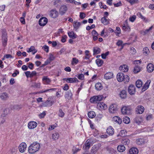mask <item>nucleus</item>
<instances>
[{
  "mask_svg": "<svg viewBox=\"0 0 154 154\" xmlns=\"http://www.w3.org/2000/svg\"><path fill=\"white\" fill-rule=\"evenodd\" d=\"M40 145L39 143L37 142H34L29 146L28 151L31 154H33L38 151L40 149Z\"/></svg>",
  "mask_w": 154,
  "mask_h": 154,
  "instance_id": "nucleus-1",
  "label": "nucleus"
},
{
  "mask_svg": "<svg viewBox=\"0 0 154 154\" xmlns=\"http://www.w3.org/2000/svg\"><path fill=\"white\" fill-rule=\"evenodd\" d=\"M117 78L119 82L123 81L125 83L128 82L129 81V77L127 75H124L122 73H119L117 75Z\"/></svg>",
  "mask_w": 154,
  "mask_h": 154,
  "instance_id": "nucleus-2",
  "label": "nucleus"
},
{
  "mask_svg": "<svg viewBox=\"0 0 154 154\" xmlns=\"http://www.w3.org/2000/svg\"><path fill=\"white\" fill-rule=\"evenodd\" d=\"M103 98V97L102 95L94 96L90 98V101L92 103H97V101L101 100Z\"/></svg>",
  "mask_w": 154,
  "mask_h": 154,
  "instance_id": "nucleus-3",
  "label": "nucleus"
},
{
  "mask_svg": "<svg viewBox=\"0 0 154 154\" xmlns=\"http://www.w3.org/2000/svg\"><path fill=\"white\" fill-rule=\"evenodd\" d=\"M121 111L124 115H128L130 114L131 109L128 107L124 106L121 109Z\"/></svg>",
  "mask_w": 154,
  "mask_h": 154,
  "instance_id": "nucleus-4",
  "label": "nucleus"
},
{
  "mask_svg": "<svg viewBox=\"0 0 154 154\" xmlns=\"http://www.w3.org/2000/svg\"><path fill=\"white\" fill-rule=\"evenodd\" d=\"M109 109L110 113H115L118 110L117 106L115 104H113L109 106Z\"/></svg>",
  "mask_w": 154,
  "mask_h": 154,
  "instance_id": "nucleus-5",
  "label": "nucleus"
},
{
  "mask_svg": "<svg viewBox=\"0 0 154 154\" xmlns=\"http://www.w3.org/2000/svg\"><path fill=\"white\" fill-rule=\"evenodd\" d=\"M101 146L100 143H98L94 145L92 148L91 152L95 154L99 150Z\"/></svg>",
  "mask_w": 154,
  "mask_h": 154,
  "instance_id": "nucleus-6",
  "label": "nucleus"
},
{
  "mask_svg": "<svg viewBox=\"0 0 154 154\" xmlns=\"http://www.w3.org/2000/svg\"><path fill=\"white\" fill-rule=\"evenodd\" d=\"M48 22V19L45 17H42L39 21V24L40 26H44Z\"/></svg>",
  "mask_w": 154,
  "mask_h": 154,
  "instance_id": "nucleus-7",
  "label": "nucleus"
},
{
  "mask_svg": "<svg viewBox=\"0 0 154 154\" xmlns=\"http://www.w3.org/2000/svg\"><path fill=\"white\" fill-rule=\"evenodd\" d=\"M97 107L100 110H105L107 108V106L103 103L100 102L97 103Z\"/></svg>",
  "mask_w": 154,
  "mask_h": 154,
  "instance_id": "nucleus-8",
  "label": "nucleus"
},
{
  "mask_svg": "<svg viewBox=\"0 0 154 154\" xmlns=\"http://www.w3.org/2000/svg\"><path fill=\"white\" fill-rule=\"evenodd\" d=\"M63 80H66L67 82L72 83L73 82H78V80L76 78H68L67 79L66 78H63Z\"/></svg>",
  "mask_w": 154,
  "mask_h": 154,
  "instance_id": "nucleus-9",
  "label": "nucleus"
},
{
  "mask_svg": "<svg viewBox=\"0 0 154 154\" xmlns=\"http://www.w3.org/2000/svg\"><path fill=\"white\" fill-rule=\"evenodd\" d=\"M144 108L143 106H138L136 109V112L137 114H141L144 112Z\"/></svg>",
  "mask_w": 154,
  "mask_h": 154,
  "instance_id": "nucleus-10",
  "label": "nucleus"
},
{
  "mask_svg": "<svg viewBox=\"0 0 154 154\" xmlns=\"http://www.w3.org/2000/svg\"><path fill=\"white\" fill-rule=\"evenodd\" d=\"M128 91L129 93L131 95L134 94L135 91L134 86L133 85H131L128 88Z\"/></svg>",
  "mask_w": 154,
  "mask_h": 154,
  "instance_id": "nucleus-11",
  "label": "nucleus"
},
{
  "mask_svg": "<svg viewBox=\"0 0 154 154\" xmlns=\"http://www.w3.org/2000/svg\"><path fill=\"white\" fill-rule=\"evenodd\" d=\"M37 126V123L34 121L29 122L28 124V127L30 129L35 128Z\"/></svg>",
  "mask_w": 154,
  "mask_h": 154,
  "instance_id": "nucleus-12",
  "label": "nucleus"
},
{
  "mask_svg": "<svg viewBox=\"0 0 154 154\" xmlns=\"http://www.w3.org/2000/svg\"><path fill=\"white\" fill-rule=\"evenodd\" d=\"M67 10V8L66 5L62 6L60 9V12L62 15L64 14Z\"/></svg>",
  "mask_w": 154,
  "mask_h": 154,
  "instance_id": "nucleus-13",
  "label": "nucleus"
},
{
  "mask_svg": "<svg viewBox=\"0 0 154 154\" xmlns=\"http://www.w3.org/2000/svg\"><path fill=\"white\" fill-rule=\"evenodd\" d=\"M58 15V13L54 9L50 12V16L53 18H56Z\"/></svg>",
  "mask_w": 154,
  "mask_h": 154,
  "instance_id": "nucleus-14",
  "label": "nucleus"
},
{
  "mask_svg": "<svg viewBox=\"0 0 154 154\" xmlns=\"http://www.w3.org/2000/svg\"><path fill=\"white\" fill-rule=\"evenodd\" d=\"M20 152H23L26 149V145L25 143H22L20 144Z\"/></svg>",
  "mask_w": 154,
  "mask_h": 154,
  "instance_id": "nucleus-15",
  "label": "nucleus"
},
{
  "mask_svg": "<svg viewBox=\"0 0 154 154\" xmlns=\"http://www.w3.org/2000/svg\"><path fill=\"white\" fill-rule=\"evenodd\" d=\"M119 69L122 72H127L128 70V66L126 65H124L122 66H121L119 67Z\"/></svg>",
  "mask_w": 154,
  "mask_h": 154,
  "instance_id": "nucleus-16",
  "label": "nucleus"
},
{
  "mask_svg": "<svg viewBox=\"0 0 154 154\" xmlns=\"http://www.w3.org/2000/svg\"><path fill=\"white\" fill-rule=\"evenodd\" d=\"M91 142H90L89 140H87L86 141L85 145L83 146V149L86 150L88 149L91 146Z\"/></svg>",
  "mask_w": 154,
  "mask_h": 154,
  "instance_id": "nucleus-17",
  "label": "nucleus"
},
{
  "mask_svg": "<svg viewBox=\"0 0 154 154\" xmlns=\"http://www.w3.org/2000/svg\"><path fill=\"white\" fill-rule=\"evenodd\" d=\"M113 77V73L111 72H107L104 75V77L106 79H109L112 78Z\"/></svg>",
  "mask_w": 154,
  "mask_h": 154,
  "instance_id": "nucleus-18",
  "label": "nucleus"
},
{
  "mask_svg": "<svg viewBox=\"0 0 154 154\" xmlns=\"http://www.w3.org/2000/svg\"><path fill=\"white\" fill-rule=\"evenodd\" d=\"M147 71L149 72H152L154 69V67L152 63L149 64L147 66Z\"/></svg>",
  "mask_w": 154,
  "mask_h": 154,
  "instance_id": "nucleus-19",
  "label": "nucleus"
},
{
  "mask_svg": "<svg viewBox=\"0 0 154 154\" xmlns=\"http://www.w3.org/2000/svg\"><path fill=\"white\" fill-rule=\"evenodd\" d=\"M150 82L151 81L150 80H148L146 81L142 88V91H144L148 88Z\"/></svg>",
  "mask_w": 154,
  "mask_h": 154,
  "instance_id": "nucleus-20",
  "label": "nucleus"
},
{
  "mask_svg": "<svg viewBox=\"0 0 154 154\" xmlns=\"http://www.w3.org/2000/svg\"><path fill=\"white\" fill-rule=\"evenodd\" d=\"M129 152L130 154H137L138 150L137 148L133 147L130 149Z\"/></svg>",
  "mask_w": 154,
  "mask_h": 154,
  "instance_id": "nucleus-21",
  "label": "nucleus"
},
{
  "mask_svg": "<svg viewBox=\"0 0 154 154\" xmlns=\"http://www.w3.org/2000/svg\"><path fill=\"white\" fill-rule=\"evenodd\" d=\"M106 132L108 134L111 135H112L114 132V129L111 126L107 128Z\"/></svg>",
  "mask_w": 154,
  "mask_h": 154,
  "instance_id": "nucleus-22",
  "label": "nucleus"
},
{
  "mask_svg": "<svg viewBox=\"0 0 154 154\" xmlns=\"http://www.w3.org/2000/svg\"><path fill=\"white\" fill-rule=\"evenodd\" d=\"M0 97L2 100H5L8 97V96L7 93H4L0 95Z\"/></svg>",
  "mask_w": 154,
  "mask_h": 154,
  "instance_id": "nucleus-23",
  "label": "nucleus"
},
{
  "mask_svg": "<svg viewBox=\"0 0 154 154\" xmlns=\"http://www.w3.org/2000/svg\"><path fill=\"white\" fill-rule=\"evenodd\" d=\"M72 96V94L71 91H68L66 94L65 98L68 100H69L71 98Z\"/></svg>",
  "mask_w": 154,
  "mask_h": 154,
  "instance_id": "nucleus-24",
  "label": "nucleus"
},
{
  "mask_svg": "<svg viewBox=\"0 0 154 154\" xmlns=\"http://www.w3.org/2000/svg\"><path fill=\"white\" fill-rule=\"evenodd\" d=\"M113 120L115 122H117L119 124H121L122 122L121 119L117 116L113 117Z\"/></svg>",
  "mask_w": 154,
  "mask_h": 154,
  "instance_id": "nucleus-25",
  "label": "nucleus"
},
{
  "mask_svg": "<svg viewBox=\"0 0 154 154\" xmlns=\"http://www.w3.org/2000/svg\"><path fill=\"white\" fill-rule=\"evenodd\" d=\"M119 94L120 97L122 99L125 98L127 96L126 92L125 90H122L120 92Z\"/></svg>",
  "mask_w": 154,
  "mask_h": 154,
  "instance_id": "nucleus-26",
  "label": "nucleus"
},
{
  "mask_svg": "<svg viewBox=\"0 0 154 154\" xmlns=\"http://www.w3.org/2000/svg\"><path fill=\"white\" fill-rule=\"evenodd\" d=\"M117 149L119 152H122L125 151V148L124 145H121L118 146L117 147Z\"/></svg>",
  "mask_w": 154,
  "mask_h": 154,
  "instance_id": "nucleus-27",
  "label": "nucleus"
},
{
  "mask_svg": "<svg viewBox=\"0 0 154 154\" xmlns=\"http://www.w3.org/2000/svg\"><path fill=\"white\" fill-rule=\"evenodd\" d=\"M122 143L124 145H128L130 143V140L128 139L125 138L122 140Z\"/></svg>",
  "mask_w": 154,
  "mask_h": 154,
  "instance_id": "nucleus-28",
  "label": "nucleus"
},
{
  "mask_svg": "<svg viewBox=\"0 0 154 154\" xmlns=\"http://www.w3.org/2000/svg\"><path fill=\"white\" fill-rule=\"evenodd\" d=\"M53 103L50 100H48L43 104V106H52Z\"/></svg>",
  "mask_w": 154,
  "mask_h": 154,
  "instance_id": "nucleus-29",
  "label": "nucleus"
},
{
  "mask_svg": "<svg viewBox=\"0 0 154 154\" xmlns=\"http://www.w3.org/2000/svg\"><path fill=\"white\" fill-rule=\"evenodd\" d=\"M59 137V134L57 132H55L53 133L52 135V139L54 140H57Z\"/></svg>",
  "mask_w": 154,
  "mask_h": 154,
  "instance_id": "nucleus-30",
  "label": "nucleus"
},
{
  "mask_svg": "<svg viewBox=\"0 0 154 154\" xmlns=\"http://www.w3.org/2000/svg\"><path fill=\"white\" fill-rule=\"evenodd\" d=\"M88 116L90 118H94L96 115L94 111H91L88 112Z\"/></svg>",
  "mask_w": 154,
  "mask_h": 154,
  "instance_id": "nucleus-31",
  "label": "nucleus"
},
{
  "mask_svg": "<svg viewBox=\"0 0 154 154\" xmlns=\"http://www.w3.org/2000/svg\"><path fill=\"white\" fill-rule=\"evenodd\" d=\"M96 89L97 90H101L102 88V86L100 83H97L95 85Z\"/></svg>",
  "mask_w": 154,
  "mask_h": 154,
  "instance_id": "nucleus-32",
  "label": "nucleus"
},
{
  "mask_svg": "<svg viewBox=\"0 0 154 154\" xmlns=\"http://www.w3.org/2000/svg\"><path fill=\"white\" fill-rule=\"evenodd\" d=\"M142 121V119L140 117H137L134 119L135 122L139 125L140 124Z\"/></svg>",
  "mask_w": 154,
  "mask_h": 154,
  "instance_id": "nucleus-33",
  "label": "nucleus"
},
{
  "mask_svg": "<svg viewBox=\"0 0 154 154\" xmlns=\"http://www.w3.org/2000/svg\"><path fill=\"white\" fill-rule=\"evenodd\" d=\"M68 35L69 37L74 39L76 37V35H75L73 32H68Z\"/></svg>",
  "mask_w": 154,
  "mask_h": 154,
  "instance_id": "nucleus-34",
  "label": "nucleus"
},
{
  "mask_svg": "<svg viewBox=\"0 0 154 154\" xmlns=\"http://www.w3.org/2000/svg\"><path fill=\"white\" fill-rule=\"evenodd\" d=\"M94 54H98L100 52V49L98 47H94L93 48Z\"/></svg>",
  "mask_w": 154,
  "mask_h": 154,
  "instance_id": "nucleus-35",
  "label": "nucleus"
},
{
  "mask_svg": "<svg viewBox=\"0 0 154 154\" xmlns=\"http://www.w3.org/2000/svg\"><path fill=\"white\" fill-rule=\"evenodd\" d=\"M97 65L99 66H101L103 63V61L100 59H97L96 60Z\"/></svg>",
  "mask_w": 154,
  "mask_h": 154,
  "instance_id": "nucleus-36",
  "label": "nucleus"
},
{
  "mask_svg": "<svg viewBox=\"0 0 154 154\" xmlns=\"http://www.w3.org/2000/svg\"><path fill=\"white\" fill-rule=\"evenodd\" d=\"M136 85L137 88H140L142 85V82L140 80H137L136 82Z\"/></svg>",
  "mask_w": 154,
  "mask_h": 154,
  "instance_id": "nucleus-37",
  "label": "nucleus"
},
{
  "mask_svg": "<svg viewBox=\"0 0 154 154\" xmlns=\"http://www.w3.org/2000/svg\"><path fill=\"white\" fill-rule=\"evenodd\" d=\"M130 118L127 116L124 117L123 119V122L125 124H129L130 123Z\"/></svg>",
  "mask_w": 154,
  "mask_h": 154,
  "instance_id": "nucleus-38",
  "label": "nucleus"
},
{
  "mask_svg": "<svg viewBox=\"0 0 154 154\" xmlns=\"http://www.w3.org/2000/svg\"><path fill=\"white\" fill-rule=\"evenodd\" d=\"M101 21L102 23L104 24H108L109 21L105 17L102 18L101 19Z\"/></svg>",
  "mask_w": 154,
  "mask_h": 154,
  "instance_id": "nucleus-39",
  "label": "nucleus"
},
{
  "mask_svg": "<svg viewBox=\"0 0 154 154\" xmlns=\"http://www.w3.org/2000/svg\"><path fill=\"white\" fill-rule=\"evenodd\" d=\"M153 26H152L151 27H150L149 29H146L145 31H143L141 33L143 35H145L146 34H147L149 31L151 30Z\"/></svg>",
  "mask_w": 154,
  "mask_h": 154,
  "instance_id": "nucleus-40",
  "label": "nucleus"
},
{
  "mask_svg": "<svg viewBox=\"0 0 154 154\" xmlns=\"http://www.w3.org/2000/svg\"><path fill=\"white\" fill-rule=\"evenodd\" d=\"M108 151L112 154H116L117 152L116 151L115 149L111 148L108 149Z\"/></svg>",
  "mask_w": 154,
  "mask_h": 154,
  "instance_id": "nucleus-41",
  "label": "nucleus"
},
{
  "mask_svg": "<svg viewBox=\"0 0 154 154\" xmlns=\"http://www.w3.org/2000/svg\"><path fill=\"white\" fill-rule=\"evenodd\" d=\"M140 67L138 66H136L134 69V73H137L140 71Z\"/></svg>",
  "mask_w": 154,
  "mask_h": 154,
  "instance_id": "nucleus-42",
  "label": "nucleus"
},
{
  "mask_svg": "<svg viewBox=\"0 0 154 154\" xmlns=\"http://www.w3.org/2000/svg\"><path fill=\"white\" fill-rule=\"evenodd\" d=\"M59 112L58 115L61 117H63L64 115V113L61 109H59Z\"/></svg>",
  "mask_w": 154,
  "mask_h": 154,
  "instance_id": "nucleus-43",
  "label": "nucleus"
},
{
  "mask_svg": "<svg viewBox=\"0 0 154 154\" xmlns=\"http://www.w3.org/2000/svg\"><path fill=\"white\" fill-rule=\"evenodd\" d=\"M136 142L137 144L140 145L143 142V140L141 138H139L136 140Z\"/></svg>",
  "mask_w": 154,
  "mask_h": 154,
  "instance_id": "nucleus-44",
  "label": "nucleus"
},
{
  "mask_svg": "<svg viewBox=\"0 0 154 154\" xmlns=\"http://www.w3.org/2000/svg\"><path fill=\"white\" fill-rule=\"evenodd\" d=\"M81 25V23L80 22H75L74 25L73 26L74 28H76V29H78L79 26Z\"/></svg>",
  "mask_w": 154,
  "mask_h": 154,
  "instance_id": "nucleus-45",
  "label": "nucleus"
},
{
  "mask_svg": "<svg viewBox=\"0 0 154 154\" xmlns=\"http://www.w3.org/2000/svg\"><path fill=\"white\" fill-rule=\"evenodd\" d=\"M43 81H45L47 84H48L51 82L50 80L47 77L44 76L42 79Z\"/></svg>",
  "mask_w": 154,
  "mask_h": 154,
  "instance_id": "nucleus-46",
  "label": "nucleus"
},
{
  "mask_svg": "<svg viewBox=\"0 0 154 154\" xmlns=\"http://www.w3.org/2000/svg\"><path fill=\"white\" fill-rule=\"evenodd\" d=\"M5 38L4 39H3L2 41V44L3 45L5 46L6 45L7 42V38L6 37V35H5Z\"/></svg>",
  "mask_w": 154,
  "mask_h": 154,
  "instance_id": "nucleus-47",
  "label": "nucleus"
},
{
  "mask_svg": "<svg viewBox=\"0 0 154 154\" xmlns=\"http://www.w3.org/2000/svg\"><path fill=\"white\" fill-rule=\"evenodd\" d=\"M79 150L80 149L78 148H76L75 146H74L72 149V151L73 152V153L74 154Z\"/></svg>",
  "mask_w": 154,
  "mask_h": 154,
  "instance_id": "nucleus-48",
  "label": "nucleus"
},
{
  "mask_svg": "<svg viewBox=\"0 0 154 154\" xmlns=\"http://www.w3.org/2000/svg\"><path fill=\"white\" fill-rule=\"evenodd\" d=\"M40 85V83H35L34 85H32V87L36 88H39Z\"/></svg>",
  "mask_w": 154,
  "mask_h": 154,
  "instance_id": "nucleus-49",
  "label": "nucleus"
},
{
  "mask_svg": "<svg viewBox=\"0 0 154 154\" xmlns=\"http://www.w3.org/2000/svg\"><path fill=\"white\" fill-rule=\"evenodd\" d=\"M80 18L81 19H83L86 17L85 14L83 12L80 13V14L79 15Z\"/></svg>",
  "mask_w": 154,
  "mask_h": 154,
  "instance_id": "nucleus-50",
  "label": "nucleus"
},
{
  "mask_svg": "<svg viewBox=\"0 0 154 154\" xmlns=\"http://www.w3.org/2000/svg\"><path fill=\"white\" fill-rule=\"evenodd\" d=\"M136 50L134 48H131L130 53H131L132 54H135L136 53Z\"/></svg>",
  "mask_w": 154,
  "mask_h": 154,
  "instance_id": "nucleus-51",
  "label": "nucleus"
},
{
  "mask_svg": "<svg viewBox=\"0 0 154 154\" xmlns=\"http://www.w3.org/2000/svg\"><path fill=\"white\" fill-rule=\"evenodd\" d=\"M17 152V150L15 148H13L12 149H11L10 150V152L12 154H15L16 152Z\"/></svg>",
  "mask_w": 154,
  "mask_h": 154,
  "instance_id": "nucleus-52",
  "label": "nucleus"
},
{
  "mask_svg": "<svg viewBox=\"0 0 154 154\" xmlns=\"http://www.w3.org/2000/svg\"><path fill=\"white\" fill-rule=\"evenodd\" d=\"M78 78L79 79L83 80L84 78V75L82 74H80L78 75Z\"/></svg>",
  "mask_w": 154,
  "mask_h": 154,
  "instance_id": "nucleus-53",
  "label": "nucleus"
},
{
  "mask_svg": "<svg viewBox=\"0 0 154 154\" xmlns=\"http://www.w3.org/2000/svg\"><path fill=\"white\" fill-rule=\"evenodd\" d=\"M36 74L37 73L35 71H32V72H30V78H32L34 76L36 75Z\"/></svg>",
  "mask_w": 154,
  "mask_h": 154,
  "instance_id": "nucleus-54",
  "label": "nucleus"
},
{
  "mask_svg": "<svg viewBox=\"0 0 154 154\" xmlns=\"http://www.w3.org/2000/svg\"><path fill=\"white\" fill-rule=\"evenodd\" d=\"M35 51V49L34 47L33 46H32L29 49V50L27 51V52H33V51Z\"/></svg>",
  "mask_w": 154,
  "mask_h": 154,
  "instance_id": "nucleus-55",
  "label": "nucleus"
},
{
  "mask_svg": "<svg viewBox=\"0 0 154 154\" xmlns=\"http://www.w3.org/2000/svg\"><path fill=\"white\" fill-rule=\"evenodd\" d=\"M72 60V64H73L74 63L77 64L79 62L78 60L75 58H73Z\"/></svg>",
  "mask_w": 154,
  "mask_h": 154,
  "instance_id": "nucleus-56",
  "label": "nucleus"
},
{
  "mask_svg": "<svg viewBox=\"0 0 154 154\" xmlns=\"http://www.w3.org/2000/svg\"><path fill=\"white\" fill-rule=\"evenodd\" d=\"M46 115V113L45 111H44L42 113H41L39 115V118H43Z\"/></svg>",
  "mask_w": 154,
  "mask_h": 154,
  "instance_id": "nucleus-57",
  "label": "nucleus"
},
{
  "mask_svg": "<svg viewBox=\"0 0 154 154\" xmlns=\"http://www.w3.org/2000/svg\"><path fill=\"white\" fill-rule=\"evenodd\" d=\"M136 18V17L135 15L133 16L132 17H130L129 19V20L132 22H134Z\"/></svg>",
  "mask_w": 154,
  "mask_h": 154,
  "instance_id": "nucleus-58",
  "label": "nucleus"
},
{
  "mask_svg": "<svg viewBox=\"0 0 154 154\" xmlns=\"http://www.w3.org/2000/svg\"><path fill=\"white\" fill-rule=\"evenodd\" d=\"M143 53L146 54H148L149 51L148 48L146 47L143 49Z\"/></svg>",
  "mask_w": 154,
  "mask_h": 154,
  "instance_id": "nucleus-59",
  "label": "nucleus"
},
{
  "mask_svg": "<svg viewBox=\"0 0 154 154\" xmlns=\"http://www.w3.org/2000/svg\"><path fill=\"white\" fill-rule=\"evenodd\" d=\"M20 21L23 24H25V19L24 17H20Z\"/></svg>",
  "mask_w": 154,
  "mask_h": 154,
  "instance_id": "nucleus-60",
  "label": "nucleus"
},
{
  "mask_svg": "<svg viewBox=\"0 0 154 154\" xmlns=\"http://www.w3.org/2000/svg\"><path fill=\"white\" fill-rule=\"evenodd\" d=\"M131 5H133L137 2V1L136 0H127Z\"/></svg>",
  "mask_w": 154,
  "mask_h": 154,
  "instance_id": "nucleus-61",
  "label": "nucleus"
},
{
  "mask_svg": "<svg viewBox=\"0 0 154 154\" xmlns=\"http://www.w3.org/2000/svg\"><path fill=\"white\" fill-rule=\"evenodd\" d=\"M28 67L31 69H32L34 67V65L32 63H29Z\"/></svg>",
  "mask_w": 154,
  "mask_h": 154,
  "instance_id": "nucleus-62",
  "label": "nucleus"
},
{
  "mask_svg": "<svg viewBox=\"0 0 154 154\" xmlns=\"http://www.w3.org/2000/svg\"><path fill=\"white\" fill-rule=\"evenodd\" d=\"M12 57V56L10 54H6L4 56V59L6 58V59H8L10 58H11Z\"/></svg>",
  "mask_w": 154,
  "mask_h": 154,
  "instance_id": "nucleus-63",
  "label": "nucleus"
},
{
  "mask_svg": "<svg viewBox=\"0 0 154 154\" xmlns=\"http://www.w3.org/2000/svg\"><path fill=\"white\" fill-rule=\"evenodd\" d=\"M48 59L51 61L54 60V57L52 54H50L49 57Z\"/></svg>",
  "mask_w": 154,
  "mask_h": 154,
  "instance_id": "nucleus-64",
  "label": "nucleus"
}]
</instances>
